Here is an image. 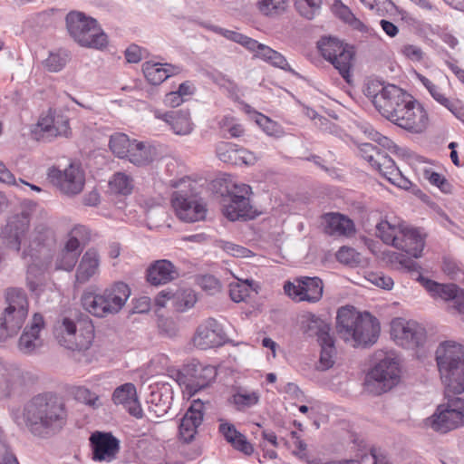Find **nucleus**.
I'll list each match as a JSON object with an SVG mask.
<instances>
[{
	"label": "nucleus",
	"mask_w": 464,
	"mask_h": 464,
	"mask_svg": "<svg viewBox=\"0 0 464 464\" xmlns=\"http://www.w3.org/2000/svg\"><path fill=\"white\" fill-rule=\"evenodd\" d=\"M408 29L422 39H427L430 34H433L430 24L416 20L408 14Z\"/></svg>",
	"instance_id": "60"
},
{
	"label": "nucleus",
	"mask_w": 464,
	"mask_h": 464,
	"mask_svg": "<svg viewBox=\"0 0 464 464\" xmlns=\"http://www.w3.org/2000/svg\"><path fill=\"white\" fill-rule=\"evenodd\" d=\"M78 257L79 256H75V254L61 250L56 256L54 269L70 272L74 268Z\"/></svg>",
	"instance_id": "56"
},
{
	"label": "nucleus",
	"mask_w": 464,
	"mask_h": 464,
	"mask_svg": "<svg viewBox=\"0 0 464 464\" xmlns=\"http://www.w3.org/2000/svg\"><path fill=\"white\" fill-rule=\"evenodd\" d=\"M250 194V186L244 183L233 184L223 198L224 215L232 221L241 218H252Z\"/></svg>",
	"instance_id": "13"
},
{
	"label": "nucleus",
	"mask_w": 464,
	"mask_h": 464,
	"mask_svg": "<svg viewBox=\"0 0 464 464\" xmlns=\"http://www.w3.org/2000/svg\"><path fill=\"white\" fill-rule=\"evenodd\" d=\"M364 93L383 117L406 130V98L401 89L393 84L372 82Z\"/></svg>",
	"instance_id": "5"
},
{
	"label": "nucleus",
	"mask_w": 464,
	"mask_h": 464,
	"mask_svg": "<svg viewBox=\"0 0 464 464\" xmlns=\"http://www.w3.org/2000/svg\"><path fill=\"white\" fill-rule=\"evenodd\" d=\"M324 232L332 237H352L356 233L354 222L347 216L330 212L323 216Z\"/></svg>",
	"instance_id": "26"
},
{
	"label": "nucleus",
	"mask_w": 464,
	"mask_h": 464,
	"mask_svg": "<svg viewBox=\"0 0 464 464\" xmlns=\"http://www.w3.org/2000/svg\"><path fill=\"white\" fill-rule=\"evenodd\" d=\"M29 224V214L25 211L13 215L7 219L2 229L1 237L8 247L16 251L20 250L22 239L28 231Z\"/></svg>",
	"instance_id": "18"
},
{
	"label": "nucleus",
	"mask_w": 464,
	"mask_h": 464,
	"mask_svg": "<svg viewBox=\"0 0 464 464\" xmlns=\"http://www.w3.org/2000/svg\"><path fill=\"white\" fill-rule=\"evenodd\" d=\"M74 396L77 401L93 408H97L100 404L98 395L84 387H78Z\"/></svg>",
	"instance_id": "62"
},
{
	"label": "nucleus",
	"mask_w": 464,
	"mask_h": 464,
	"mask_svg": "<svg viewBox=\"0 0 464 464\" xmlns=\"http://www.w3.org/2000/svg\"><path fill=\"white\" fill-rule=\"evenodd\" d=\"M131 144L132 140L126 134L117 132L111 136L109 147L116 157L126 159Z\"/></svg>",
	"instance_id": "47"
},
{
	"label": "nucleus",
	"mask_w": 464,
	"mask_h": 464,
	"mask_svg": "<svg viewBox=\"0 0 464 464\" xmlns=\"http://www.w3.org/2000/svg\"><path fill=\"white\" fill-rule=\"evenodd\" d=\"M181 67L169 63L145 62L142 65V72L147 81L152 85H159L169 76L181 72Z\"/></svg>",
	"instance_id": "34"
},
{
	"label": "nucleus",
	"mask_w": 464,
	"mask_h": 464,
	"mask_svg": "<svg viewBox=\"0 0 464 464\" xmlns=\"http://www.w3.org/2000/svg\"><path fill=\"white\" fill-rule=\"evenodd\" d=\"M211 79L216 84L221 88L226 89L230 93H236L238 90L237 84L227 75L221 72L212 73Z\"/></svg>",
	"instance_id": "64"
},
{
	"label": "nucleus",
	"mask_w": 464,
	"mask_h": 464,
	"mask_svg": "<svg viewBox=\"0 0 464 464\" xmlns=\"http://www.w3.org/2000/svg\"><path fill=\"white\" fill-rule=\"evenodd\" d=\"M13 419L34 437L48 439L65 427L68 411L65 402L57 394L43 392L27 401L21 412L13 414Z\"/></svg>",
	"instance_id": "1"
},
{
	"label": "nucleus",
	"mask_w": 464,
	"mask_h": 464,
	"mask_svg": "<svg viewBox=\"0 0 464 464\" xmlns=\"http://www.w3.org/2000/svg\"><path fill=\"white\" fill-rule=\"evenodd\" d=\"M218 431L235 450L245 456H251L254 453V446L252 443L243 433L237 430L234 424L227 421H221Z\"/></svg>",
	"instance_id": "29"
},
{
	"label": "nucleus",
	"mask_w": 464,
	"mask_h": 464,
	"mask_svg": "<svg viewBox=\"0 0 464 464\" xmlns=\"http://www.w3.org/2000/svg\"><path fill=\"white\" fill-rule=\"evenodd\" d=\"M100 255L94 248L88 249L82 256L75 273V282L83 285L99 275Z\"/></svg>",
	"instance_id": "31"
},
{
	"label": "nucleus",
	"mask_w": 464,
	"mask_h": 464,
	"mask_svg": "<svg viewBox=\"0 0 464 464\" xmlns=\"http://www.w3.org/2000/svg\"><path fill=\"white\" fill-rule=\"evenodd\" d=\"M28 313L14 312L13 310H5L3 321L0 322V342L5 341L9 336H12L22 328Z\"/></svg>",
	"instance_id": "38"
},
{
	"label": "nucleus",
	"mask_w": 464,
	"mask_h": 464,
	"mask_svg": "<svg viewBox=\"0 0 464 464\" xmlns=\"http://www.w3.org/2000/svg\"><path fill=\"white\" fill-rule=\"evenodd\" d=\"M115 404H121L133 417H142V409L137 398L136 388L132 383H125L115 389L112 394Z\"/></svg>",
	"instance_id": "28"
},
{
	"label": "nucleus",
	"mask_w": 464,
	"mask_h": 464,
	"mask_svg": "<svg viewBox=\"0 0 464 464\" xmlns=\"http://www.w3.org/2000/svg\"><path fill=\"white\" fill-rule=\"evenodd\" d=\"M191 181L182 179L176 184L180 188L173 192L171 205L177 217L184 222H198L205 219L207 208L201 198H198L191 188Z\"/></svg>",
	"instance_id": "8"
},
{
	"label": "nucleus",
	"mask_w": 464,
	"mask_h": 464,
	"mask_svg": "<svg viewBox=\"0 0 464 464\" xmlns=\"http://www.w3.org/2000/svg\"><path fill=\"white\" fill-rule=\"evenodd\" d=\"M358 153L390 182L396 184L399 177L404 179L401 171L396 166L394 160L387 152L382 150L377 146L367 142L362 143L358 146Z\"/></svg>",
	"instance_id": "12"
},
{
	"label": "nucleus",
	"mask_w": 464,
	"mask_h": 464,
	"mask_svg": "<svg viewBox=\"0 0 464 464\" xmlns=\"http://www.w3.org/2000/svg\"><path fill=\"white\" fill-rule=\"evenodd\" d=\"M67 63V55L51 52L43 62L44 67L51 72H58L63 69Z\"/></svg>",
	"instance_id": "55"
},
{
	"label": "nucleus",
	"mask_w": 464,
	"mask_h": 464,
	"mask_svg": "<svg viewBox=\"0 0 464 464\" xmlns=\"http://www.w3.org/2000/svg\"><path fill=\"white\" fill-rule=\"evenodd\" d=\"M110 188L116 194L127 196L133 189L132 179L122 172L115 173L109 182Z\"/></svg>",
	"instance_id": "48"
},
{
	"label": "nucleus",
	"mask_w": 464,
	"mask_h": 464,
	"mask_svg": "<svg viewBox=\"0 0 464 464\" xmlns=\"http://www.w3.org/2000/svg\"><path fill=\"white\" fill-rule=\"evenodd\" d=\"M429 125V115L423 105L408 93V132L420 134Z\"/></svg>",
	"instance_id": "33"
},
{
	"label": "nucleus",
	"mask_w": 464,
	"mask_h": 464,
	"mask_svg": "<svg viewBox=\"0 0 464 464\" xmlns=\"http://www.w3.org/2000/svg\"><path fill=\"white\" fill-rule=\"evenodd\" d=\"M431 97L443 107L447 108L452 113H455L456 107L454 104L441 92L439 86L433 84L430 90H428Z\"/></svg>",
	"instance_id": "63"
},
{
	"label": "nucleus",
	"mask_w": 464,
	"mask_h": 464,
	"mask_svg": "<svg viewBox=\"0 0 464 464\" xmlns=\"http://www.w3.org/2000/svg\"><path fill=\"white\" fill-rule=\"evenodd\" d=\"M258 288V284L252 279H237L229 284V295L236 303L244 302L251 293H257Z\"/></svg>",
	"instance_id": "42"
},
{
	"label": "nucleus",
	"mask_w": 464,
	"mask_h": 464,
	"mask_svg": "<svg viewBox=\"0 0 464 464\" xmlns=\"http://www.w3.org/2000/svg\"><path fill=\"white\" fill-rule=\"evenodd\" d=\"M427 332L425 327L416 321L408 320V350H414L412 354L421 358L426 352Z\"/></svg>",
	"instance_id": "37"
},
{
	"label": "nucleus",
	"mask_w": 464,
	"mask_h": 464,
	"mask_svg": "<svg viewBox=\"0 0 464 464\" xmlns=\"http://www.w3.org/2000/svg\"><path fill=\"white\" fill-rule=\"evenodd\" d=\"M93 459L110 462L119 451V440L111 433L95 432L91 436Z\"/></svg>",
	"instance_id": "23"
},
{
	"label": "nucleus",
	"mask_w": 464,
	"mask_h": 464,
	"mask_svg": "<svg viewBox=\"0 0 464 464\" xmlns=\"http://www.w3.org/2000/svg\"><path fill=\"white\" fill-rule=\"evenodd\" d=\"M218 32L226 38L235 43L240 44L248 50H253L255 46H257V41L250 37H247L246 35H244L240 33L230 30H225L221 28L218 30Z\"/></svg>",
	"instance_id": "57"
},
{
	"label": "nucleus",
	"mask_w": 464,
	"mask_h": 464,
	"mask_svg": "<svg viewBox=\"0 0 464 464\" xmlns=\"http://www.w3.org/2000/svg\"><path fill=\"white\" fill-rule=\"evenodd\" d=\"M218 158L227 164L253 165L256 158L253 152L232 142H220L216 147Z\"/></svg>",
	"instance_id": "24"
},
{
	"label": "nucleus",
	"mask_w": 464,
	"mask_h": 464,
	"mask_svg": "<svg viewBox=\"0 0 464 464\" xmlns=\"http://www.w3.org/2000/svg\"><path fill=\"white\" fill-rule=\"evenodd\" d=\"M81 302L82 307L94 316L104 317L109 314L101 294L86 292L82 295Z\"/></svg>",
	"instance_id": "43"
},
{
	"label": "nucleus",
	"mask_w": 464,
	"mask_h": 464,
	"mask_svg": "<svg viewBox=\"0 0 464 464\" xmlns=\"http://www.w3.org/2000/svg\"><path fill=\"white\" fill-rule=\"evenodd\" d=\"M391 336L400 346L406 344V321L404 318L396 317L391 322Z\"/></svg>",
	"instance_id": "52"
},
{
	"label": "nucleus",
	"mask_w": 464,
	"mask_h": 464,
	"mask_svg": "<svg viewBox=\"0 0 464 464\" xmlns=\"http://www.w3.org/2000/svg\"><path fill=\"white\" fill-rule=\"evenodd\" d=\"M322 0H295L297 12L306 19L314 18L321 10Z\"/></svg>",
	"instance_id": "49"
},
{
	"label": "nucleus",
	"mask_w": 464,
	"mask_h": 464,
	"mask_svg": "<svg viewBox=\"0 0 464 464\" xmlns=\"http://www.w3.org/2000/svg\"><path fill=\"white\" fill-rule=\"evenodd\" d=\"M104 300V305L108 308V314H117L130 297V289L127 284L117 282L101 293Z\"/></svg>",
	"instance_id": "30"
},
{
	"label": "nucleus",
	"mask_w": 464,
	"mask_h": 464,
	"mask_svg": "<svg viewBox=\"0 0 464 464\" xmlns=\"http://www.w3.org/2000/svg\"><path fill=\"white\" fill-rule=\"evenodd\" d=\"M53 334L60 345L72 351L90 348L94 338V328L90 322L80 323L69 317L56 322Z\"/></svg>",
	"instance_id": "7"
},
{
	"label": "nucleus",
	"mask_w": 464,
	"mask_h": 464,
	"mask_svg": "<svg viewBox=\"0 0 464 464\" xmlns=\"http://www.w3.org/2000/svg\"><path fill=\"white\" fill-rule=\"evenodd\" d=\"M203 410L204 404L201 401H193L180 420L179 436L183 442L189 443L194 440L198 428L203 420Z\"/></svg>",
	"instance_id": "21"
},
{
	"label": "nucleus",
	"mask_w": 464,
	"mask_h": 464,
	"mask_svg": "<svg viewBox=\"0 0 464 464\" xmlns=\"http://www.w3.org/2000/svg\"><path fill=\"white\" fill-rule=\"evenodd\" d=\"M288 6V0H256V7L266 17H276L284 14Z\"/></svg>",
	"instance_id": "45"
},
{
	"label": "nucleus",
	"mask_w": 464,
	"mask_h": 464,
	"mask_svg": "<svg viewBox=\"0 0 464 464\" xmlns=\"http://www.w3.org/2000/svg\"><path fill=\"white\" fill-rule=\"evenodd\" d=\"M48 177L61 192L67 196L81 193L85 183L83 171L73 164H70L63 171L53 168L49 170Z\"/></svg>",
	"instance_id": "15"
},
{
	"label": "nucleus",
	"mask_w": 464,
	"mask_h": 464,
	"mask_svg": "<svg viewBox=\"0 0 464 464\" xmlns=\"http://www.w3.org/2000/svg\"><path fill=\"white\" fill-rule=\"evenodd\" d=\"M156 119L164 121L169 130L179 136H188L194 130L195 125L188 110L168 111L154 110Z\"/></svg>",
	"instance_id": "19"
},
{
	"label": "nucleus",
	"mask_w": 464,
	"mask_h": 464,
	"mask_svg": "<svg viewBox=\"0 0 464 464\" xmlns=\"http://www.w3.org/2000/svg\"><path fill=\"white\" fill-rule=\"evenodd\" d=\"M175 305L178 310L185 311L194 306L197 298L191 290H185L173 295Z\"/></svg>",
	"instance_id": "58"
},
{
	"label": "nucleus",
	"mask_w": 464,
	"mask_h": 464,
	"mask_svg": "<svg viewBox=\"0 0 464 464\" xmlns=\"http://www.w3.org/2000/svg\"><path fill=\"white\" fill-rule=\"evenodd\" d=\"M376 234L386 245L406 252V227L382 220L376 225Z\"/></svg>",
	"instance_id": "27"
},
{
	"label": "nucleus",
	"mask_w": 464,
	"mask_h": 464,
	"mask_svg": "<svg viewBox=\"0 0 464 464\" xmlns=\"http://www.w3.org/2000/svg\"><path fill=\"white\" fill-rule=\"evenodd\" d=\"M318 49L322 55L339 72L345 82L350 83L353 53L343 46L339 40L332 37L322 38L318 42Z\"/></svg>",
	"instance_id": "11"
},
{
	"label": "nucleus",
	"mask_w": 464,
	"mask_h": 464,
	"mask_svg": "<svg viewBox=\"0 0 464 464\" xmlns=\"http://www.w3.org/2000/svg\"><path fill=\"white\" fill-rule=\"evenodd\" d=\"M447 401L437 406L425 423L434 431L446 434L464 425V399L453 394L445 395Z\"/></svg>",
	"instance_id": "9"
},
{
	"label": "nucleus",
	"mask_w": 464,
	"mask_h": 464,
	"mask_svg": "<svg viewBox=\"0 0 464 464\" xmlns=\"http://www.w3.org/2000/svg\"><path fill=\"white\" fill-rule=\"evenodd\" d=\"M256 122L268 136L280 137L284 133L282 127L277 122L262 113L256 112Z\"/></svg>",
	"instance_id": "50"
},
{
	"label": "nucleus",
	"mask_w": 464,
	"mask_h": 464,
	"mask_svg": "<svg viewBox=\"0 0 464 464\" xmlns=\"http://www.w3.org/2000/svg\"><path fill=\"white\" fill-rule=\"evenodd\" d=\"M423 175L431 185L439 188L441 192L448 193L450 191V184L443 175L430 169H425Z\"/></svg>",
	"instance_id": "59"
},
{
	"label": "nucleus",
	"mask_w": 464,
	"mask_h": 464,
	"mask_svg": "<svg viewBox=\"0 0 464 464\" xmlns=\"http://www.w3.org/2000/svg\"><path fill=\"white\" fill-rule=\"evenodd\" d=\"M417 279L432 297L453 301L454 308L459 314H464V289L459 288L456 284L438 283L422 275H419Z\"/></svg>",
	"instance_id": "16"
},
{
	"label": "nucleus",
	"mask_w": 464,
	"mask_h": 464,
	"mask_svg": "<svg viewBox=\"0 0 464 464\" xmlns=\"http://www.w3.org/2000/svg\"><path fill=\"white\" fill-rule=\"evenodd\" d=\"M178 276V269L167 259L155 261L147 270V280L153 285L168 284Z\"/></svg>",
	"instance_id": "32"
},
{
	"label": "nucleus",
	"mask_w": 464,
	"mask_h": 464,
	"mask_svg": "<svg viewBox=\"0 0 464 464\" xmlns=\"http://www.w3.org/2000/svg\"><path fill=\"white\" fill-rule=\"evenodd\" d=\"M66 25L70 35L82 47L102 51L109 44L108 35L98 22L82 12H70L66 15Z\"/></svg>",
	"instance_id": "6"
},
{
	"label": "nucleus",
	"mask_w": 464,
	"mask_h": 464,
	"mask_svg": "<svg viewBox=\"0 0 464 464\" xmlns=\"http://www.w3.org/2000/svg\"><path fill=\"white\" fill-rule=\"evenodd\" d=\"M442 270L450 279L464 283V267L450 258H443Z\"/></svg>",
	"instance_id": "51"
},
{
	"label": "nucleus",
	"mask_w": 464,
	"mask_h": 464,
	"mask_svg": "<svg viewBox=\"0 0 464 464\" xmlns=\"http://www.w3.org/2000/svg\"><path fill=\"white\" fill-rule=\"evenodd\" d=\"M37 127L44 135L47 137L68 136L70 127L67 120L63 118L54 119L47 115L41 117Z\"/></svg>",
	"instance_id": "40"
},
{
	"label": "nucleus",
	"mask_w": 464,
	"mask_h": 464,
	"mask_svg": "<svg viewBox=\"0 0 464 464\" xmlns=\"http://www.w3.org/2000/svg\"><path fill=\"white\" fill-rule=\"evenodd\" d=\"M400 381L399 361L390 354L377 362L365 377V390L374 395L389 392Z\"/></svg>",
	"instance_id": "10"
},
{
	"label": "nucleus",
	"mask_w": 464,
	"mask_h": 464,
	"mask_svg": "<svg viewBox=\"0 0 464 464\" xmlns=\"http://www.w3.org/2000/svg\"><path fill=\"white\" fill-rule=\"evenodd\" d=\"M44 325L43 315L39 313L34 314L32 322L24 328L19 338L18 348L22 353L30 354L42 345L40 332Z\"/></svg>",
	"instance_id": "25"
},
{
	"label": "nucleus",
	"mask_w": 464,
	"mask_h": 464,
	"mask_svg": "<svg viewBox=\"0 0 464 464\" xmlns=\"http://www.w3.org/2000/svg\"><path fill=\"white\" fill-rule=\"evenodd\" d=\"M336 258L340 263L348 266H355L360 262L359 254L349 246H342L336 253Z\"/></svg>",
	"instance_id": "61"
},
{
	"label": "nucleus",
	"mask_w": 464,
	"mask_h": 464,
	"mask_svg": "<svg viewBox=\"0 0 464 464\" xmlns=\"http://www.w3.org/2000/svg\"><path fill=\"white\" fill-rule=\"evenodd\" d=\"M261 393L258 390L246 386H237L232 389L229 402L237 411L246 412L260 402Z\"/></svg>",
	"instance_id": "35"
},
{
	"label": "nucleus",
	"mask_w": 464,
	"mask_h": 464,
	"mask_svg": "<svg viewBox=\"0 0 464 464\" xmlns=\"http://www.w3.org/2000/svg\"><path fill=\"white\" fill-rule=\"evenodd\" d=\"M360 2L379 16L392 13L395 7L391 0H360Z\"/></svg>",
	"instance_id": "53"
},
{
	"label": "nucleus",
	"mask_w": 464,
	"mask_h": 464,
	"mask_svg": "<svg viewBox=\"0 0 464 464\" xmlns=\"http://www.w3.org/2000/svg\"><path fill=\"white\" fill-rule=\"evenodd\" d=\"M6 303L7 310H13L14 312H24L28 313V300L26 297V294L24 290L19 288H11L6 292Z\"/></svg>",
	"instance_id": "46"
},
{
	"label": "nucleus",
	"mask_w": 464,
	"mask_h": 464,
	"mask_svg": "<svg viewBox=\"0 0 464 464\" xmlns=\"http://www.w3.org/2000/svg\"><path fill=\"white\" fill-rule=\"evenodd\" d=\"M428 232L424 227L408 226V258H420L422 256Z\"/></svg>",
	"instance_id": "39"
},
{
	"label": "nucleus",
	"mask_w": 464,
	"mask_h": 464,
	"mask_svg": "<svg viewBox=\"0 0 464 464\" xmlns=\"http://www.w3.org/2000/svg\"><path fill=\"white\" fill-rule=\"evenodd\" d=\"M55 244V234L47 221H41L34 226L29 237V252H23V258L27 266V285L32 292H37L39 284L30 279L48 270L52 265L50 250Z\"/></svg>",
	"instance_id": "3"
},
{
	"label": "nucleus",
	"mask_w": 464,
	"mask_h": 464,
	"mask_svg": "<svg viewBox=\"0 0 464 464\" xmlns=\"http://www.w3.org/2000/svg\"><path fill=\"white\" fill-rule=\"evenodd\" d=\"M193 342L202 350L218 347L225 343L226 334L222 325L216 319L208 318L198 326Z\"/></svg>",
	"instance_id": "17"
},
{
	"label": "nucleus",
	"mask_w": 464,
	"mask_h": 464,
	"mask_svg": "<svg viewBox=\"0 0 464 464\" xmlns=\"http://www.w3.org/2000/svg\"><path fill=\"white\" fill-rule=\"evenodd\" d=\"M0 182L16 187H19L20 184H23L29 187L32 190L35 192L42 191V188L34 184H30L22 179H19V180L17 181L14 176L12 174V172L6 168V166L2 161H0Z\"/></svg>",
	"instance_id": "54"
},
{
	"label": "nucleus",
	"mask_w": 464,
	"mask_h": 464,
	"mask_svg": "<svg viewBox=\"0 0 464 464\" xmlns=\"http://www.w3.org/2000/svg\"><path fill=\"white\" fill-rule=\"evenodd\" d=\"M435 359L445 386L444 395L464 392V346L454 341L442 342L437 347Z\"/></svg>",
	"instance_id": "4"
},
{
	"label": "nucleus",
	"mask_w": 464,
	"mask_h": 464,
	"mask_svg": "<svg viewBox=\"0 0 464 464\" xmlns=\"http://www.w3.org/2000/svg\"><path fill=\"white\" fill-rule=\"evenodd\" d=\"M361 129L365 135H367L372 140L377 142L382 149L398 155H404L403 150L400 149L388 137L378 132L372 125L365 123L362 125Z\"/></svg>",
	"instance_id": "44"
},
{
	"label": "nucleus",
	"mask_w": 464,
	"mask_h": 464,
	"mask_svg": "<svg viewBox=\"0 0 464 464\" xmlns=\"http://www.w3.org/2000/svg\"><path fill=\"white\" fill-rule=\"evenodd\" d=\"M336 330L346 343L353 347H368L377 342L380 324L370 313L359 314L342 307L337 312Z\"/></svg>",
	"instance_id": "2"
},
{
	"label": "nucleus",
	"mask_w": 464,
	"mask_h": 464,
	"mask_svg": "<svg viewBox=\"0 0 464 464\" xmlns=\"http://www.w3.org/2000/svg\"><path fill=\"white\" fill-rule=\"evenodd\" d=\"M284 291L295 302L316 303L323 295L324 284L319 277L301 276L293 282H286Z\"/></svg>",
	"instance_id": "14"
},
{
	"label": "nucleus",
	"mask_w": 464,
	"mask_h": 464,
	"mask_svg": "<svg viewBox=\"0 0 464 464\" xmlns=\"http://www.w3.org/2000/svg\"><path fill=\"white\" fill-rule=\"evenodd\" d=\"M311 322L317 327V341L321 347L317 368L321 371H325L330 369L334 363V356L336 354L334 339L330 334V326L328 324L319 322L314 316H313Z\"/></svg>",
	"instance_id": "20"
},
{
	"label": "nucleus",
	"mask_w": 464,
	"mask_h": 464,
	"mask_svg": "<svg viewBox=\"0 0 464 464\" xmlns=\"http://www.w3.org/2000/svg\"><path fill=\"white\" fill-rule=\"evenodd\" d=\"M188 380L187 387L191 392H198L207 387L217 376V370L212 365H205L198 362H191L184 368Z\"/></svg>",
	"instance_id": "22"
},
{
	"label": "nucleus",
	"mask_w": 464,
	"mask_h": 464,
	"mask_svg": "<svg viewBox=\"0 0 464 464\" xmlns=\"http://www.w3.org/2000/svg\"><path fill=\"white\" fill-rule=\"evenodd\" d=\"M173 401V390L169 384L153 390L148 399L150 411L162 417L169 412Z\"/></svg>",
	"instance_id": "36"
},
{
	"label": "nucleus",
	"mask_w": 464,
	"mask_h": 464,
	"mask_svg": "<svg viewBox=\"0 0 464 464\" xmlns=\"http://www.w3.org/2000/svg\"><path fill=\"white\" fill-rule=\"evenodd\" d=\"M154 158V150L149 144L132 140V144L128 151L127 160L135 166H145Z\"/></svg>",
	"instance_id": "41"
}]
</instances>
